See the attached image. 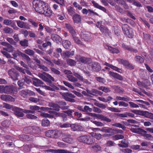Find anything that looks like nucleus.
<instances>
[{"instance_id": "f257e3e1", "label": "nucleus", "mask_w": 153, "mask_h": 153, "mask_svg": "<svg viewBox=\"0 0 153 153\" xmlns=\"http://www.w3.org/2000/svg\"><path fill=\"white\" fill-rule=\"evenodd\" d=\"M122 28L124 34L129 38H133L134 36V33L132 28L127 24L122 25Z\"/></svg>"}, {"instance_id": "f03ea898", "label": "nucleus", "mask_w": 153, "mask_h": 153, "mask_svg": "<svg viewBox=\"0 0 153 153\" xmlns=\"http://www.w3.org/2000/svg\"><path fill=\"white\" fill-rule=\"evenodd\" d=\"M78 140L80 142L88 145L92 144L94 142L92 136L90 135H83L79 137Z\"/></svg>"}, {"instance_id": "7ed1b4c3", "label": "nucleus", "mask_w": 153, "mask_h": 153, "mask_svg": "<svg viewBox=\"0 0 153 153\" xmlns=\"http://www.w3.org/2000/svg\"><path fill=\"white\" fill-rule=\"evenodd\" d=\"M87 67L90 71L97 72L101 69L100 64L97 62H91L88 63Z\"/></svg>"}, {"instance_id": "20e7f679", "label": "nucleus", "mask_w": 153, "mask_h": 153, "mask_svg": "<svg viewBox=\"0 0 153 153\" xmlns=\"http://www.w3.org/2000/svg\"><path fill=\"white\" fill-rule=\"evenodd\" d=\"M3 93L10 94H14L17 91V89L13 85H7L5 86L3 85Z\"/></svg>"}, {"instance_id": "39448f33", "label": "nucleus", "mask_w": 153, "mask_h": 153, "mask_svg": "<svg viewBox=\"0 0 153 153\" xmlns=\"http://www.w3.org/2000/svg\"><path fill=\"white\" fill-rule=\"evenodd\" d=\"M7 73L9 76L13 80L16 81L19 79L20 74L15 69H10L8 71Z\"/></svg>"}, {"instance_id": "423d86ee", "label": "nucleus", "mask_w": 153, "mask_h": 153, "mask_svg": "<svg viewBox=\"0 0 153 153\" xmlns=\"http://www.w3.org/2000/svg\"><path fill=\"white\" fill-rule=\"evenodd\" d=\"M44 2L41 0H37L34 1L33 2V7L35 10L37 12L39 13L42 10V9Z\"/></svg>"}, {"instance_id": "0eeeda50", "label": "nucleus", "mask_w": 153, "mask_h": 153, "mask_svg": "<svg viewBox=\"0 0 153 153\" xmlns=\"http://www.w3.org/2000/svg\"><path fill=\"white\" fill-rule=\"evenodd\" d=\"M62 95L63 98L66 101L71 102H74L75 100L74 99L75 97V96L71 93L68 92L64 93Z\"/></svg>"}, {"instance_id": "6e6552de", "label": "nucleus", "mask_w": 153, "mask_h": 153, "mask_svg": "<svg viewBox=\"0 0 153 153\" xmlns=\"http://www.w3.org/2000/svg\"><path fill=\"white\" fill-rule=\"evenodd\" d=\"M75 58L77 62L79 63L82 64H86L91 60V59L89 58L80 55H77L76 56Z\"/></svg>"}, {"instance_id": "1a4fd4ad", "label": "nucleus", "mask_w": 153, "mask_h": 153, "mask_svg": "<svg viewBox=\"0 0 153 153\" xmlns=\"http://www.w3.org/2000/svg\"><path fill=\"white\" fill-rule=\"evenodd\" d=\"M43 108L42 107H41V108H40L39 106H38L36 105H30L29 108L30 110H27L25 109L23 110V112L25 113H31L34 114L35 112V111L37 110H39V109L42 110V108Z\"/></svg>"}, {"instance_id": "9d476101", "label": "nucleus", "mask_w": 153, "mask_h": 153, "mask_svg": "<svg viewBox=\"0 0 153 153\" xmlns=\"http://www.w3.org/2000/svg\"><path fill=\"white\" fill-rule=\"evenodd\" d=\"M61 128H67L70 127L72 131H82L84 130L83 128L81 125H60Z\"/></svg>"}, {"instance_id": "9b49d317", "label": "nucleus", "mask_w": 153, "mask_h": 153, "mask_svg": "<svg viewBox=\"0 0 153 153\" xmlns=\"http://www.w3.org/2000/svg\"><path fill=\"white\" fill-rule=\"evenodd\" d=\"M3 23L4 25L10 26L15 30H18L19 29V27L16 26V22L14 20L5 19L4 20Z\"/></svg>"}, {"instance_id": "f8f14e48", "label": "nucleus", "mask_w": 153, "mask_h": 153, "mask_svg": "<svg viewBox=\"0 0 153 153\" xmlns=\"http://www.w3.org/2000/svg\"><path fill=\"white\" fill-rule=\"evenodd\" d=\"M81 37L86 41H88L91 39V33L85 31L84 30H82L80 33Z\"/></svg>"}, {"instance_id": "ddd939ff", "label": "nucleus", "mask_w": 153, "mask_h": 153, "mask_svg": "<svg viewBox=\"0 0 153 153\" xmlns=\"http://www.w3.org/2000/svg\"><path fill=\"white\" fill-rule=\"evenodd\" d=\"M25 109L17 107L13 108V111H14V114L19 117H23L24 116V114L23 112V110Z\"/></svg>"}, {"instance_id": "4468645a", "label": "nucleus", "mask_w": 153, "mask_h": 153, "mask_svg": "<svg viewBox=\"0 0 153 153\" xmlns=\"http://www.w3.org/2000/svg\"><path fill=\"white\" fill-rule=\"evenodd\" d=\"M90 114H92V116L96 117L98 119H101V120L103 121H105L107 122H111V119L102 115L97 114L95 113H90Z\"/></svg>"}, {"instance_id": "2eb2a0df", "label": "nucleus", "mask_w": 153, "mask_h": 153, "mask_svg": "<svg viewBox=\"0 0 153 153\" xmlns=\"http://www.w3.org/2000/svg\"><path fill=\"white\" fill-rule=\"evenodd\" d=\"M1 45L5 47L3 48L4 50L9 52H12L13 51L14 48L10 44L6 42H2Z\"/></svg>"}, {"instance_id": "dca6fc26", "label": "nucleus", "mask_w": 153, "mask_h": 153, "mask_svg": "<svg viewBox=\"0 0 153 153\" xmlns=\"http://www.w3.org/2000/svg\"><path fill=\"white\" fill-rule=\"evenodd\" d=\"M143 40L148 44L152 45L153 40L151 39V36L149 34L143 33Z\"/></svg>"}, {"instance_id": "f3484780", "label": "nucleus", "mask_w": 153, "mask_h": 153, "mask_svg": "<svg viewBox=\"0 0 153 153\" xmlns=\"http://www.w3.org/2000/svg\"><path fill=\"white\" fill-rule=\"evenodd\" d=\"M18 27L21 28H24L27 29H30V26L28 24L21 20L16 21Z\"/></svg>"}, {"instance_id": "a211bd4d", "label": "nucleus", "mask_w": 153, "mask_h": 153, "mask_svg": "<svg viewBox=\"0 0 153 153\" xmlns=\"http://www.w3.org/2000/svg\"><path fill=\"white\" fill-rule=\"evenodd\" d=\"M72 19L74 23L80 24L82 20V17L80 15L76 13L73 15Z\"/></svg>"}, {"instance_id": "6ab92c4d", "label": "nucleus", "mask_w": 153, "mask_h": 153, "mask_svg": "<svg viewBox=\"0 0 153 153\" xmlns=\"http://www.w3.org/2000/svg\"><path fill=\"white\" fill-rule=\"evenodd\" d=\"M65 27L68 31L71 33L72 36H74L76 33V31L73 27L69 24H66Z\"/></svg>"}, {"instance_id": "aec40b11", "label": "nucleus", "mask_w": 153, "mask_h": 153, "mask_svg": "<svg viewBox=\"0 0 153 153\" xmlns=\"http://www.w3.org/2000/svg\"><path fill=\"white\" fill-rule=\"evenodd\" d=\"M48 152L52 153H70L71 152L68 150L63 149H49L46 151Z\"/></svg>"}, {"instance_id": "412c9836", "label": "nucleus", "mask_w": 153, "mask_h": 153, "mask_svg": "<svg viewBox=\"0 0 153 153\" xmlns=\"http://www.w3.org/2000/svg\"><path fill=\"white\" fill-rule=\"evenodd\" d=\"M1 99L5 101H13L14 98L11 96L6 94H2L0 97Z\"/></svg>"}, {"instance_id": "4be33fe9", "label": "nucleus", "mask_w": 153, "mask_h": 153, "mask_svg": "<svg viewBox=\"0 0 153 153\" xmlns=\"http://www.w3.org/2000/svg\"><path fill=\"white\" fill-rule=\"evenodd\" d=\"M108 74H109L112 77L114 78L120 80L122 81L123 80V76L118 74L117 73H115L109 71L108 72Z\"/></svg>"}, {"instance_id": "5701e85b", "label": "nucleus", "mask_w": 153, "mask_h": 153, "mask_svg": "<svg viewBox=\"0 0 153 153\" xmlns=\"http://www.w3.org/2000/svg\"><path fill=\"white\" fill-rule=\"evenodd\" d=\"M52 39L54 42L58 44L61 42L62 41V39L60 36L56 34H52L51 36Z\"/></svg>"}, {"instance_id": "b1692460", "label": "nucleus", "mask_w": 153, "mask_h": 153, "mask_svg": "<svg viewBox=\"0 0 153 153\" xmlns=\"http://www.w3.org/2000/svg\"><path fill=\"white\" fill-rule=\"evenodd\" d=\"M74 51L71 52L67 51L62 53V56L64 58H68L73 56L74 55Z\"/></svg>"}, {"instance_id": "393cba45", "label": "nucleus", "mask_w": 153, "mask_h": 153, "mask_svg": "<svg viewBox=\"0 0 153 153\" xmlns=\"http://www.w3.org/2000/svg\"><path fill=\"white\" fill-rule=\"evenodd\" d=\"M71 135L69 134H66L64 135L62 138V141L69 143H71L73 142V139L71 137Z\"/></svg>"}, {"instance_id": "a878e982", "label": "nucleus", "mask_w": 153, "mask_h": 153, "mask_svg": "<svg viewBox=\"0 0 153 153\" xmlns=\"http://www.w3.org/2000/svg\"><path fill=\"white\" fill-rule=\"evenodd\" d=\"M100 30L102 33H104L105 35H109L110 32L107 27L103 25L101 26Z\"/></svg>"}, {"instance_id": "bb28decb", "label": "nucleus", "mask_w": 153, "mask_h": 153, "mask_svg": "<svg viewBox=\"0 0 153 153\" xmlns=\"http://www.w3.org/2000/svg\"><path fill=\"white\" fill-rule=\"evenodd\" d=\"M92 3L95 7L98 9L105 13H107V10L104 7L99 5L98 3L94 1H92Z\"/></svg>"}, {"instance_id": "cd10ccee", "label": "nucleus", "mask_w": 153, "mask_h": 153, "mask_svg": "<svg viewBox=\"0 0 153 153\" xmlns=\"http://www.w3.org/2000/svg\"><path fill=\"white\" fill-rule=\"evenodd\" d=\"M57 103L58 105L60 107V108L62 110L67 109L69 108L68 106H66L67 103L64 101H59Z\"/></svg>"}, {"instance_id": "c85d7f7f", "label": "nucleus", "mask_w": 153, "mask_h": 153, "mask_svg": "<svg viewBox=\"0 0 153 153\" xmlns=\"http://www.w3.org/2000/svg\"><path fill=\"white\" fill-rule=\"evenodd\" d=\"M141 115L153 120V113L149 112L147 111H142Z\"/></svg>"}, {"instance_id": "c756f323", "label": "nucleus", "mask_w": 153, "mask_h": 153, "mask_svg": "<svg viewBox=\"0 0 153 153\" xmlns=\"http://www.w3.org/2000/svg\"><path fill=\"white\" fill-rule=\"evenodd\" d=\"M51 87L48 86H45V88L48 90L54 91L56 90H59V88L58 87L55 85L53 84H48Z\"/></svg>"}, {"instance_id": "7c9ffc66", "label": "nucleus", "mask_w": 153, "mask_h": 153, "mask_svg": "<svg viewBox=\"0 0 153 153\" xmlns=\"http://www.w3.org/2000/svg\"><path fill=\"white\" fill-rule=\"evenodd\" d=\"M110 52L113 54H118L120 52L119 50L116 48H113L109 45H107Z\"/></svg>"}, {"instance_id": "2f4dec72", "label": "nucleus", "mask_w": 153, "mask_h": 153, "mask_svg": "<svg viewBox=\"0 0 153 153\" xmlns=\"http://www.w3.org/2000/svg\"><path fill=\"white\" fill-rule=\"evenodd\" d=\"M68 74L67 75V78H68V80L71 82H77V79L74 77L73 75H71L72 72L71 71H68Z\"/></svg>"}, {"instance_id": "473e14b6", "label": "nucleus", "mask_w": 153, "mask_h": 153, "mask_svg": "<svg viewBox=\"0 0 153 153\" xmlns=\"http://www.w3.org/2000/svg\"><path fill=\"white\" fill-rule=\"evenodd\" d=\"M71 42L67 40H64L62 41V45L65 49H68L71 45Z\"/></svg>"}, {"instance_id": "72a5a7b5", "label": "nucleus", "mask_w": 153, "mask_h": 153, "mask_svg": "<svg viewBox=\"0 0 153 153\" xmlns=\"http://www.w3.org/2000/svg\"><path fill=\"white\" fill-rule=\"evenodd\" d=\"M55 80L54 78L52 76L50 75L47 74L46 75V79L45 80V81L47 82L48 84H53L52 81H54Z\"/></svg>"}, {"instance_id": "f704fd0d", "label": "nucleus", "mask_w": 153, "mask_h": 153, "mask_svg": "<svg viewBox=\"0 0 153 153\" xmlns=\"http://www.w3.org/2000/svg\"><path fill=\"white\" fill-rule=\"evenodd\" d=\"M33 79V84L35 86H39L43 84V82L42 81L37 78H34Z\"/></svg>"}, {"instance_id": "c9c22d12", "label": "nucleus", "mask_w": 153, "mask_h": 153, "mask_svg": "<svg viewBox=\"0 0 153 153\" xmlns=\"http://www.w3.org/2000/svg\"><path fill=\"white\" fill-rule=\"evenodd\" d=\"M46 9V10H45L44 12L42 14H44L46 16H51L53 14L52 11L48 6Z\"/></svg>"}, {"instance_id": "e433bc0d", "label": "nucleus", "mask_w": 153, "mask_h": 153, "mask_svg": "<svg viewBox=\"0 0 153 153\" xmlns=\"http://www.w3.org/2000/svg\"><path fill=\"white\" fill-rule=\"evenodd\" d=\"M42 58L44 59L45 60V62L48 65L53 66L54 65L53 63L51 61V58L50 57L47 56H43Z\"/></svg>"}, {"instance_id": "4c0bfd02", "label": "nucleus", "mask_w": 153, "mask_h": 153, "mask_svg": "<svg viewBox=\"0 0 153 153\" xmlns=\"http://www.w3.org/2000/svg\"><path fill=\"white\" fill-rule=\"evenodd\" d=\"M72 37L75 42L78 45L80 46H85V45L80 40L78 37L75 36H72Z\"/></svg>"}, {"instance_id": "58836bf2", "label": "nucleus", "mask_w": 153, "mask_h": 153, "mask_svg": "<svg viewBox=\"0 0 153 153\" xmlns=\"http://www.w3.org/2000/svg\"><path fill=\"white\" fill-rule=\"evenodd\" d=\"M91 149L94 152H97L101 150V147L98 144L95 143L91 147Z\"/></svg>"}, {"instance_id": "ea45409f", "label": "nucleus", "mask_w": 153, "mask_h": 153, "mask_svg": "<svg viewBox=\"0 0 153 153\" xmlns=\"http://www.w3.org/2000/svg\"><path fill=\"white\" fill-rule=\"evenodd\" d=\"M19 44L22 47L25 48L28 46V41L25 39L20 41Z\"/></svg>"}, {"instance_id": "a19ab883", "label": "nucleus", "mask_w": 153, "mask_h": 153, "mask_svg": "<svg viewBox=\"0 0 153 153\" xmlns=\"http://www.w3.org/2000/svg\"><path fill=\"white\" fill-rule=\"evenodd\" d=\"M28 21L30 22L32 25L35 28H37L38 27V25L40 23L39 22L34 21L31 19H30L28 20Z\"/></svg>"}, {"instance_id": "79ce46f5", "label": "nucleus", "mask_w": 153, "mask_h": 153, "mask_svg": "<svg viewBox=\"0 0 153 153\" xmlns=\"http://www.w3.org/2000/svg\"><path fill=\"white\" fill-rule=\"evenodd\" d=\"M68 14L71 16H73L75 13V10L71 6H69L67 9Z\"/></svg>"}, {"instance_id": "37998d69", "label": "nucleus", "mask_w": 153, "mask_h": 153, "mask_svg": "<svg viewBox=\"0 0 153 153\" xmlns=\"http://www.w3.org/2000/svg\"><path fill=\"white\" fill-rule=\"evenodd\" d=\"M19 95L24 98H26L28 97L27 90H22L20 91L19 93Z\"/></svg>"}, {"instance_id": "c03bdc74", "label": "nucleus", "mask_w": 153, "mask_h": 153, "mask_svg": "<svg viewBox=\"0 0 153 153\" xmlns=\"http://www.w3.org/2000/svg\"><path fill=\"white\" fill-rule=\"evenodd\" d=\"M128 141L125 139H123L121 141V143L118 144V145L122 147H126L128 146Z\"/></svg>"}, {"instance_id": "a18cd8bd", "label": "nucleus", "mask_w": 153, "mask_h": 153, "mask_svg": "<svg viewBox=\"0 0 153 153\" xmlns=\"http://www.w3.org/2000/svg\"><path fill=\"white\" fill-rule=\"evenodd\" d=\"M67 65L71 66H75L76 64L75 61L72 59H69L66 60Z\"/></svg>"}, {"instance_id": "49530a36", "label": "nucleus", "mask_w": 153, "mask_h": 153, "mask_svg": "<svg viewBox=\"0 0 153 153\" xmlns=\"http://www.w3.org/2000/svg\"><path fill=\"white\" fill-rule=\"evenodd\" d=\"M87 91L88 94L93 96H94L96 94H99V92H101L100 91L95 89H93L92 90H87Z\"/></svg>"}, {"instance_id": "de8ad7c7", "label": "nucleus", "mask_w": 153, "mask_h": 153, "mask_svg": "<svg viewBox=\"0 0 153 153\" xmlns=\"http://www.w3.org/2000/svg\"><path fill=\"white\" fill-rule=\"evenodd\" d=\"M135 61L137 62L140 63H142L144 62V59L141 56L136 55L134 58Z\"/></svg>"}, {"instance_id": "09e8293b", "label": "nucleus", "mask_w": 153, "mask_h": 153, "mask_svg": "<svg viewBox=\"0 0 153 153\" xmlns=\"http://www.w3.org/2000/svg\"><path fill=\"white\" fill-rule=\"evenodd\" d=\"M24 52L25 54L29 55L30 56L34 55L35 52L33 50L30 49H27L24 50Z\"/></svg>"}, {"instance_id": "8fccbe9b", "label": "nucleus", "mask_w": 153, "mask_h": 153, "mask_svg": "<svg viewBox=\"0 0 153 153\" xmlns=\"http://www.w3.org/2000/svg\"><path fill=\"white\" fill-rule=\"evenodd\" d=\"M112 88L117 93H120L123 91V89L118 86L113 85L112 86Z\"/></svg>"}, {"instance_id": "3c124183", "label": "nucleus", "mask_w": 153, "mask_h": 153, "mask_svg": "<svg viewBox=\"0 0 153 153\" xmlns=\"http://www.w3.org/2000/svg\"><path fill=\"white\" fill-rule=\"evenodd\" d=\"M23 79L25 80V82L27 84H29L31 83L32 79H33V78L30 76L25 75Z\"/></svg>"}, {"instance_id": "603ef678", "label": "nucleus", "mask_w": 153, "mask_h": 153, "mask_svg": "<svg viewBox=\"0 0 153 153\" xmlns=\"http://www.w3.org/2000/svg\"><path fill=\"white\" fill-rule=\"evenodd\" d=\"M22 53V52L19 50L14 51L12 53V55L13 56V58L16 59L18 56H21Z\"/></svg>"}, {"instance_id": "864d4df0", "label": "nucleus", "mask_w": 153, "mask_h": 153, "mask_svg": "<svg viewBox=\"0 0 153 153\" xmlns=\"http://www.w3.org/2000/svg\"><path fill=\"white\" fill-rule=\"evenodd\" d=\"M3 30L7 34L12 33L13 31L12 29L8 27H6L4 28Z\"/></svg>"}, {"instance_id": "5fc2aeb1", "label": "nucleus", "mask_w": 153, "mask_h": 153, "mask_svg": "<svg viewBox=\"0 0 153 153\" xmlns=\"http://www.w3.org/2000/svg\"><path fill=\"white\" fill-rule=\"evenodd\" d=\"M118 61L120 62V63L125 67H126L128 65L129 62L128 60L125 59H119L118 60Z\"/></svg>"}, {"instance_id": "6e6d98bb", "label": "nucleus", "mask_w": 153, "mask_h": 153, "mask_svg": "<svg viewBox=\"0 0 153 153\" xmlns=\"http://www.w3.org/2000/svg\"><path fill=\"white\" fill-rule=\"evenodd\" d=\"M98 89L101 90L105 93H107L111 91L109 88L103 86H100L98 88Z\"/></svg>"}, {"instance_id": "4d7b16f0", "label": "nucleus", "mask_w": 153, "mask_h": 153, "mask_svg": "<svg viewBox=\"0 0 153 153\" xmlns=\"http://www.w3.org/2000/svg\"><path fill=\"white\" fill-rule=\"evenodd\" d=\"M130 130L132 132L137 133H140L143 131L142 129L139 128H131L130 129Z\"/></svg>"}, {"instance_id": "13d9d810", "label": "nucleus", "mask_w": 153, "mask_h": 153, "mask_svg": "<svg viewBox=\"0 0 153 153\" xmlns=\"http://www.w3.org/2000/svg\"><path fill=\"white\" fill-rule=\"evenodd\" d=\"M88 13V16H90L92 17L94 15H95L100 17V16L97 13L94 12L93 10L90 9L89 10Z\"/></svg>"}, {"instance_id": "bf43d9fd", "label": "nucleus", "mask_w": 153, "mask_h": 153, "mask_svg": "<svg viewBox=\"0 0 153 153\" xmlns=\"http://www.w3.org/2000/svg\"><path fill=\"white\" fill-rule=\"evenodd\" d=\"M52 131L53 138H56L60 135V133L59 131L54 130Z\"/></svg>"}, {"instance_id": "052dcab7", "label": "nucleus", "mask_w": 153, "mask_h": 153, "mask_svg": "<svg viewBox=\"0 0 153 153\" xmlns=\"http://www.w3.org/2000/svg\"><path fill=\"white\" fill-rule=\"evenodd\" d=\"M73 75L75 77H76L77 79H79L80 81H83V78L82 76H81L80 74L74 72Z\"/></svg>"}, {"instance_id": "680f3d73", "label": "nucleus", "mask_w": 153, "mask_h": 153, "mask_svg": "<svg viewBox=\"0 0 153 153\" xmlns=\"http://www.w3.org/2000/svg\"><path fill=\"white\" fill-rule=\"evenodd\" d=\"M63 112L67 114L68 115V116L72 118L73 117L72 115V113L73 112H74V110L70 109L67 111H64Z\"/></svg>"}, {"instance_id": "e2e57ef3", "label": "nucleus", "mask_w": 153, "mask_h": 153, "mask_svg": "<svg viewBox=\"0 0 153 153\" xmlns=\"http://www.w3.org/2000/svg\"><path fill=\"white\" fill-rule=\"evenodd\" d=\"M40 115L42 116L45 117L46 118L48 117L50 118H52L54 117L53 115H51L47 113H41Z\"/></svg>"}, {"instance_id": "0e129e2a", "label": "nucleus", "mask_w": 153, "mask_h": 153, "mask_svg": "<svg viewBox=\"0 0 153 153\" xmlns=\"http://www.w3.org/2000/svg\"><path fill=\"white\" fill-rule=\"evenodd\" d=\"M21 56L27 62H30L31 60L30 58L25 53H22Z\"/></svg>"}, {"instance_id": "69168bd1", "label": "nucleus", "mask_w": 153, "mask_h": 153, "mask_svg": "<svg viewBox=\"0 0 153 153\" xmlns=\"http://www.w3.org/2000/svg\"><path fill=\"white\" fill-rule=\"evenodd\" d=\"M51 70L53 73L56 75H59L60 74V72L58 69L54 68L51 67Z\"/></svg>"}, {"instance_id": "338daca9", "label": "nucleus", "mask_w": 153, "mask_h": 153, "mask_svg": "<svg viewBox=\"0 0 153 153\" xmlns=\"http://www.w3.org/2000/svg\"><path fill=\"white\" fill-rule=\"evenodd\" d=\"M25 80L23 78L18 81V84L19 87H22L25 83Z\"/></svg>"}, {"instance_id": "774afa93", "label": "nucleus", "mask_w": 153, "mask_h": 153, "mask_svg": "<svg viewBox=\"0 0 153 153\" xmlns=\"http://www.w3.org/2000/svg\"><path fill=\"white\" fill-rule=\"evenodd\" d=\"M27 117L29 119H35L37 118V117L34 115L28 113L26 115Z\"/></svg>"}]
</instances>
